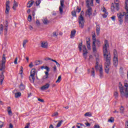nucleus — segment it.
Wrapping results in <instances>:
<instances>
[{
    "label": "nucleus",
    "mask_w": 128,
    "mask_h": 128,
    "mask_svg": "<svg viewBox=\"0 0 128 128\" xmlns=\"http://www.w3.org/2000/svg\"><path fill=\"white\" fill-rule=\"evenodd\" d=\"M48 42H46L44 41L41 43V47L43 48H48Z\"/></svg>",
    "instance_id": "obj_12"
},
{
    "label": "nucleus",
    "mask_w": 128,
    "mask_h": 128,
    "mask_svg": "<svg viewBox=\"0 0 128 128\" xmlns=\"http://www.w3.org/2000/svg\"><path fill=\"white\" fill-rule=\"evenodd\" d=\"M72 16H76V11H72Z\"/></svg>",
    "instance_id": "obj_45"
},
{
    "label": "nucleus",
    "mask_w": 128,
    "mask_h": 128,
    "mask_svg": "<svg viewBox=\"0 0 128 128\" xmlns=\"http://www.w3.org/2000/svg\"><path fill=\"white\" fill-rule=\"evenodd\" d=\"M85 124H86V126H90V124L88 122H86Z\"/></svg>",
    "instance_id": "obj_58"
},
{
    "label": "nucleus",
    "mask_w": 128,
    "mask_h": 128,
    "mask_svg": "<svg viewBox=\"0 0 128 128\" xmlns=\"http://www.w3.org/2000/svg\"><path fill=\"white\" fill-rule=\"evenodd\" d=\"M82 10V8L79 6H77L76 12H80V10Z\"/></svg>",
    "instance_id": "obj_43"
},
{
    "label": "nucleus",
    "mask_w": 128,
    "mask_h": 128,
    "mask_svg": "<svg viewBox=\"0 0 128 128\" xmlns=\"http://www.w3.org/2000/svg\"><path fill=\"white\" fill-rule=\"evenodd\" d=\"M6 70V64L4 63L0 64V70Z\"/></svg>",
    "instance_id": "obj_18"
},
{
    "label": "nucleus",
    "mask_w": 128,
    "mask_h": 128,
    "mask_svg": "<svg viewBox=\"0 0 128 128\" xmlns=\"http://www.w3.org/2000/svg\"><path fill=\"white\" fill-rule=\"evenodd\" d=\"M28 20L30 22H32V16L31 15H28Z\"/></svg>",
    "instance_id": "obj_47"
},
{
    "label": "nucleus",
    "mask_w": 128,
    "mask_h": 128,
    "mask_svg": "<svg viewBox=\"0 0 128 128\" xmlns=\"http://www.w3.org/2000/svg\"><path fill=\"white\" fill-rule=\"evenodd\" d=\"M42 64V62L40 60H36L35 62V66H39V64Z\"/></svg>",
    "instance_id": "obj_32"
},
{
    "label": "nucleus",
    "mask_w": 128,
    "mask_h": 128,
    "mask_svg": "<svg viewBox=\"0 0 128 128\" xmlns=\"http://www.w3.org/2000/svg\"><path fill=\"white\" fill-rule=\"evenodd\" d=\"M112 12H116V10H120V4L118 3H112L111 4Z\"/></svg>",
    "instance_id": "obj_5"
},
{
    "label": "nucleus",
    "mask_w": 128,
    "mask_h": 128,
    "mask_svg": "<svg viewBox=\"0 0 128 128\" xmlns=\"http://www.w3.org/2000/svg\"><path fill=\"white\" fill-rule=\"evenodd\" d=\"M30 123H28V124H26V125H27V126H26L24 128H28V127L30 126Z\"/></svg>",
    "instance_id": "obj_61"
},
{
    "label": "nucleus",
    "mask_w": 128,
    "mask_h": 128,
    "mask_svg": "<svg viewBox=\"0 0 128 128\" xmlns=\"http://www.w3.org/2000/svg\"><path fill=\"white\" fill-rule=\"evenodd\" d=\"M14 64H18V58H15V60L14 61Z\"/></svg>",
    "instance_id": "obj_53"
},
{
    "label": "nucleus",
    "mask_w": 128,
    "mask_h": 128,
    "mask_svg": "<svg viewBox=\"0 0 128 128\" xmlns=\"http://www.w3.org/2000/svg\"><path fill=\"white\" fill-rule=\"evenodd\" d=\"M48 88H50V84L47 83L46 84L43 86L41 88V90H48Z\"/></svg>",
    "instance_id": "obj_17"
},
{
    "label": "nucleus",
    "mask_w": 128,
    "mask_h": 128,
    "mask_svg": "<svg viewBox=\"0 0 128 128\" xmlns=\"http://www.w3.org/2000/svg\"><path fill=\"white\" fill-rule=\"evenodd\" d=\"M20 96H22V93L20 92H18L15 93V98H20Z\"/></svg>",
    "instance_id": "obj_30"
},
{
    "label": "nucleus",
    "mask_w": 128,
    "mask_h": 128,
    "mask_svg": "<svg viewBox=\"0 0 128 128\" xmlns=\"http://www.w3.org/2000/svg\"><path fill=\"white\" fill-rule=\"evenodd\" d=\"M38 102H44V100L40 99V98H38Z\"/></svg>",
    "instance_id": "obj_59"
},
{
    "label": "nucleus",
    "mask_w": 128,
    "mask_h": 128,
    "mask_svg": "<svg viewBox=\"0 0 128 128\" xmlns=\"http://www.w3.org/2000/svg\"><path fill=\"white\" fill-rule=\"evenodd\" d=\"M48 60H52V62H56V65L57 66H58V68H60V64L58 62H56V60H54L50 58H48Z\"/></svg>",
    "instance_id": "obj_24"
},
{
    "label": "nucleus",
    "mask_w": 128,
    "mask_h": 128,
    "mask_svg": "<svg viewBox=\"0 0 128 128\" xmlns=\"http://www.w3.org/2000/svg\"><path fill=\"white\" fill-rule=\"evenodd\" d=\"M83 49V56H84L85 60H86V58H88V50H86V47L85 45L82 46Z\"/></svg>",
    "instance_id": "obj_9"
},
{
    "label": "nucleus",
    "mask_w": 128,
    "mask_h": 128,
    "mask_svg": "<svg viewBox=\"0 0 128 128\" xmlns=\"http://www.w3.org/2000/svg\"><path fill=\"white\" fill-rule=\"evenodd\" d=\"M92 39L93 40L92 45L93 52H96V33L94 32V34L92 35Z\"/></svg>",
    "instance_id": "obj_4"
},
{
    "label": "nucleus",
    "mask_w": 128,
    "mask_h": 128,
    "mask_svg": "<svg viewBox=\"0 0 128 128\" xmlns=\"http://www.w3.org/2000/svg\"><path fill=\"white\" fill-rule=\"evenodd\" d=\"M44 68L47 70V72H50V68H48V66H45Z\"/></svg>",
    "instance_id": "obj_44"
},
{
    "label": "nucleus",
    "mask_w": 128,
    "mask_h": 128,
    "mask_svg": "<svg viewBox=\"0 0 128 128\" xmlns=\"http://www.w3.org/2000/svg\"><path fill=\"white\" fill-rule=\"evenodd\" d=\"M34 0L30 1L27 4V8H31L32 6V4H34Z\"/></svg>",
    "instance_id": "obj_22"
},
{
    "label": "nucleus",
    "mask_w": 128,
    "mask_h": 128,
    "mask_svg": "<svg viewBox=\"0 0 128 128\" xmlns=\"http://www.w3.org/2000/svg\"><path fill=\"white\" fill-rule=\"evenodd\" d=\"M111 20H114H114H116V16H114L112 17H111Z\"/></svg>",
    "instance_id": "obj_54"
},
{
    "label": "nucleus",
    "mask_w": 128,
    "mask_h": 128,
    "mask_svg": "<svg viewBox=\"0 0 128 128\" xmlns=\"http://www.w3.org/2000/svg\"><path fill=\"white\" fill-rule=\"evenodd\" d=\"M23 70H24V68H22V66H21L20 70V74H22Z\"/></svg>",
    "instance_id": "obj_48"
},
{
    "label": "nucleus",
    "mask_w": 128,
    "mask_h": 128,
    "mask_svg": "<svg viewBox=\"0 0 128 128\" xmlns=\"http://www.w3.org/2000/svg\"><path fill=\"white\" fill-rule=\"evenodd\" d=\"M84 116H89V117H90V116H92V112H86L85 114H84Z\"/></svg>",
    "instance_id": "obj_35"
},
{
    "label": "nucleus",
    "mask_w": 128,
    "mask_h": 128,
    "mask_svg": "<svg viewBox=\"0 0 128 128\" xmlns=\"http://www.w3.org/2000/svg\"><path fill=\"white\" fill-rule=\"evenodd\" d=\"M52 34H53V36H58V33H56V32H53Z\"/></svg>",
    "instance_id": "obj_52"
},
{
    "label": "nucleus",
    "mask_w": 128,
    "mask_h": 128,
    "mask_svg": "<svg viewBox=\"0 0 128 128\" xmlns=\"http://www.w3.org/2000/svg\"><path fill=\"white\" fill-rule=\"evenodd\" d=\"M41 1L40 0H38L37 1H36V6H40V4Z\"/></svg>",
    "instance_id": "obj_46"
},
{
    "label": "nucleus",
    "mask_w": 128,
    "mask_h": 128,
    "mask_svg": "<svg viewBox=\"0 0 128 128\" xmlns=\"http://www.w3.org/2000/svg\"><path fill=\"white\" fill-rule=\"evenodd\" d=\"M9 128H14V126L12 125V124H10Z\"/></svg>",
    "instance_id": "obj_64"
},
{
    "label": "nucleus",
    "mask_w": 128,
    "mask_h": 128,
    "mask_svg": "<svg viewBox=\"0 0 128 128\" xmlns=\"http://www.w3.org/2000/svg\"><path fill=\"white\" fill-rule=\"evenodd\" d=\"M8 114L9 116H12V108L10 106L8 108Z\"/></svg>",
    "instance_id": "obj_25"
},
{
    "label": "nucleus",
    "mask_w": 128,
    "mask_h": 128,
    "mask_svg": "<svg viewBox=\"0 0 128 128\" xmlns=\"http://www.w3.org/2000/svg\"><path fill=\"white\" fill-rule=\"evenodd\" d=\"M3 32H4V26L2 24H1L0 27V34H2Z\"/></svg>",
    "instance_id": "obj_36"
},
{
    "label": "nucleus",
    "mask_w": 128,
    "mask_h": 128,
    "mask_svg": "<svg viewBox=\"0 0 128 128\" xmlns=\"http://www.w3.org/2000/svg\"><path fill=\"white\" fill-rule=\"evenodd\" d=\"M126 128H128V120L126 122Z\"/></svg>",
    "instance_id": "obj_62"
},
{
    "label": "nucleus",
    "mask_w": 128,
    "mask_h": 128,
    "mask_svg": "<svg viewBox=\"0 0 128 128\" xmlns=\"http://www.w3.org/2000/svg\"><path fill=\"white\" fill-rule=\"evenodd\" d=\"M124 86H120V92L122 98L125 96L126 98H128V84L124 83Z\"/></svg>",
    "instance_id": "obj_2"
},
{
    "label": "nucleus",
    "mask_w": 128,
    "mask_h": 128,
    "mask_svg": "<svg viewBox=\"0 0 128 128\" xmlns=\"http://www.w3.org/2000/svg\"><path fill=\"white\" fill-rule=\"evenodd\" d=\"M125 8L126 10V14H128V0H126V2H125Z\"/></svg>",
    "instance_id": "obj_26"
},
{
    "label": "nucleus",
    "mask_w": 128,
    "mask_h": 128,
    "mask_svg": "<svg viewBox=\"0 0 128 128\" xmlns=\"http://www.w3.org/2000/svg\"><path fill=\"white\" fill-rule=\"evenodd\" d=\"M99 72H100V78H104V72L102 70V66H100Z\"/></svg>",
    "instance_id": "obj_14"
},
{
    "label": "nucleus",
    "mask_w": 128,
    "mask_h": 128,
    "mask_svg": "<svg viewBox=\"0 0 128 128\" xmlns=\"http://www.w3.org/2000/svg\"><path fill=\"white\" fill-rule=\"evenodd\" d=\"M120 110H122L121 112H123L124 110V106H122L120 108Z\"/></svg>",
    "instance_id": "obj_55"
},
{
    "label": "nucleus",
    "mask_w": 128,
    "mask_h": 128,
    "mask_svg": "<svg viewBox=\"0 0 128 128\" xmlns=\"http://www.w3.org/2000/svg\"><path fill=\"white\" fill-rule=\"evenodd\" d=\"M98 62L96 61V66H95L96 70H98Z\"/></svg>",
    "instance_id": "obj_49"
},
{
    "label": "nucleus",
    "mask_w": 128,
    "mask_h": 128,
    "mask_svg": "<svg viewBox=\"0 0 128 128\" xmlns=\"http://www.w3.org/2000/svg\"><path fill=\"white\" fill-rule=\"evenodd\" d=\"M4 126V122L0 121V128H2Z\"/></svg>",
    "instance_id": "obj_56"
},
{
    "label": "nucleus",
    "mask_w": 128,
    "mask_h": 128,
    "mask_svg": "<svg viewBox=\"0 0 128 128\" xmlns=\"http://www.w3.org/2000/svg\"><path fill=\"white\" fill-rule=\"evenodd\" d=\"M100 25L98 24L96 26V33L97 36H100Z\"/></svg>",
    "instance_id": "obj_16"
},
{
    "label": "nucleus",
    "mask_w": 128,
    "mask_h": 128,
    "mask_svg": "<svg viewBox=\"0 0 128 128\" xmlns=\"http://www.w3.org/2000/svg\"><path fill=\"white\" fill-rule=\"evenodd\" d=\"M4 80V72H2L0 75V84H2Z\"/></svg>",
    "instance_id": "obj_13"
},
{
    "label": "nucleus",
    "mask_w": 128,
    "mask_h": 128,
    "mask_svg": "<svg viewBox=\"0 0 128 128\" xmlns=\"http://www.w3.org/2000/svg\"><path fill=\"white\" fill-rule=\"evenodd\" d=\"M106 16H108V13H105L103 14V18H106Z\"/></svg>",
    "instance_id": "obj_57"
},
{
    "label": "nucleus",
    "mask_w": 128,
    "mask_h": 128,
    "mask_svg": "<svg viewBox=\"0 0 128 128\" xmlns=\"http://www.w3.org/2000/svg\"><path fill=\"white\" fill-rule=\"evenodd\" d=\"M113 54H114V58H113L114 66H118V51H116V50H114Z\"/></svg>",
    "instance_id": "obj_3"
},
{
    "label": "nucleus",
    "mask_w": 128,
    "mask_h": 128,
    "mask_svg": "<svg viewBox=\"0 0 128 128\" xmlns=\"http://www.w3.org/2000/svg\"><path fill=\"white\" fill-rule=\"evenodd\" d=\"M60 80H62V76H59L58 77V78L57 80L56 81V83L60 82Z\"/></svg>",
    "instance_id": "obj_40"
},
{
    "label": "nucleus",
    "mask_w": 128,
    "mask_h": 128,
    "mask_svg": "<svg viewBox=\"0 0 128 128\" xmlns=\"http://www.w3.org/2000/svg\"><path fill=\"white\" fill-rule=\"evenodd\" d=\"M64 0H60V6L59 7V10L60 12V14H62L64 12Z\"/></svg>",
    "instance_id": "obj_10"
},
{
    "label": "nucleus",
    "mask_w": 128,
    "mask_h": 128,
    "mask_svg": "<svg viewBox=\"0 0 128 128\" xmlns=\"http://www.w3.org/2000/svg\"><path fill=\"white\" fill-rule=\"evenodd\" d=\"M95 44H97L98 46H100V42L99 40H96Z\"/></svg>",
    "instance_id": "obj_38"
},
{
    "label": "nucleus",
    "mask_w": 128,
    "mask_h": 128,
    "mask_svg": "<svg viewBox=\"0 0 128 128\" xmlns=\"http://www.w3.org/2000/svg\"><path fill=\"white\" fill-rule=\"evenodd\" d=\"M90 38H88V40H86V46H87V48L88 50H90Z\"/></svg>",
    "instance_id": "obj_20"
},
{
    "label": "nucleus",
    "mask_w": 128,
    "mask_h": 128,
    "mask_svg": "<svg viewBox=\"0 0 128 128\" xmlns=\"http://www.w3.org/2000/svg\"><path fill=\"white\" fill-rule=\"evenodd\" d=\"M76 32V30H73L71 31V34L70 35V38H74Z\"/></svg>",
    "instance_id": "obj_15"
},
{
    "label": "nucleus",
    "mask_w": 128,
    "mask_h": 128,
    "mask_svg": "<svg viewBox=\"0 0 128 128\" xmlns=\"http://www.w3.org/2000/svg\"><path fill=\"white\" fill-rule=\"evenodd\" d=\"M108 122H114V118L112 117L110 118L108 120Z\"/></svg>",
    "instance_id": "obj_39"
},
{
    "label": "nucleus",
    "mask_w": 128,
    "mask_h": 128,
    "mask_svg": "<svg viewBox=\"0 0 128 128\" xmlns=\"http://www.w3.org/2000/svg\"><path fill=\"white\" fill-rule=\"evenodd\" d=\"M94 128H100V126H99V125H94Z\"/></svg>",
    "instance_id": "obj_63"
},
{
    "label": "nucleus",
    "mask_w": 128,
    "mask_h": 128,
    "mask_svg": "<svg viewBox=\"0 0 128 128\" xmlns=\"http://www.w3.org/2000/svg\"><path fill=\"white\" fill-rule=\"evenodd\" d=\"M29 80L31 82H34V80H36V78H34V76H32V75H30L29 76Z\"/></svg>",
    "instance_id": "obj_21"
},
{
    "label": "nucleus",
    "mask_w": 128,
    "mask_h": 128,
    "mask_svg": "<svg viewBox=\"0 0 128 128\" xmlns=\"http://www.w3.org/2000/svg\"><path fill=\"white\" fill-rule=\"evenodd\" d=\"M6 10L5 13L6 14H8L10 13V1L7 0L6 3Z\"/></svg>",
    "instance_id": "obj_8"
},
{
    "label": "nucleus",
    "mask_w": 128,
    "mask_h": 128,
    "mask_svg": "<svg viewBox=\"0 0 128 128\" xmlns=\"http://www.w3.org/2000/svg\"><path fill=\"white\" fill-rule=\"evenodd\" d=\"M110 64H104V70L106 74L110 72Z\"/></svg>",
    "instance_id": "obj_11"
},
{
    "label": "nucleus",
    "mask_w": 128,
    "mask_h": 128,
    "mask_svg": "<svg viewBox=\"0 0 128 128\" xmlns=\"http://www.w3.org/2000/svg\"><path fill=\"white\" fill-rule=\"evenodd\" d=\"M18 2H16L14 0V3L13 6H12L13 10H16V8H18Z\"/></svg>",
    "instance_id": "obj_19"
},
{
    "label": "nucleus",
    "mask_w": 128,
    "mask_h": 128,
    "mask_svg": "<svg viewBox=\"0 0 128 128\" xmlns=\"http://www.w3.org/2000/svg\"><path fill=\"white\" fill-rule=\"evenodd\" d=\"M88 8V9L87 10V11H86V16H89V18H90V16H92V8H90V4L89 5H87Z\"/></svg>",
    "instance_id": "obj_7"
},
{
    "label": "nucleus",
    "mask_w": 128,
    "mask_h": 128,
    "mask_svg": "<svg viewBox=\"0 0 128 128\" xmlns=\"http://www.w3.org/2000/svg\"><path fill=\"white\" fill-rule=\"evenodd\" d=\"M64 122L63 120H61L60 121H58V124L56 125V128H60V126H62V124Z\"/></svg>",
    "instance_id": "obj_34"
},
{
    "label": "nucleus",
    "mask_w": 128,
    "mask_h": 128,
    "mask_svg": "<svg viewBox=\"0 0 128 128\" xmlns=\"http://www.w3.org/2000/svg\"><path fill=\"white\" fill-rule=\"evenodd\" d=\"M6 54H3V56L2 58V63L6 64Z\"/></svg>",
    "instance_id": "obj_31"
},
{
    "label": "nucleus",
    "mask_w": 128,
    "mask_h": 128,
    "mask_svg": "<svg viewBox=\"0 0 128 128\" xmlns=\"http://www.w3.org/2000/svg\"><path fill=\"white\" fill-rule=\"evenodd\" d=\"M43 22V24H48V22H48V19H46V18H44V20H42Z\"/></svg>",
    "instance_id": "obj_33"
},
{
    "label": "nucleus",
    "mask_w": 128,
    "mask_h": 128,
    "mask_svg": "<svg viewBox=\"0 0 128 128\" xmlns=\"http://www.w3.org/2000/svg\"><path fill=\"white\" fill-rule=\"evenodd\" d=\"M8 20H6L4 24L5 28H8Z\"/></svg>",
    "instance_id": "obj_50"
},
{
    "label": "nucleus",
    "mask_w": 128,
    "mask_h": 128,
    "mask_svg": "<svg viewBox=\"0 0 128 128\" xmlns=\"http://www.w3.org/2000/svg\"><path fill=\"white\" fill-rule=\"evenodd\" d=\"M32 76H36V69L32 68L30 71V74Z\"/></svg>",
    "instance_id": "obj_23"
},
{
    "label": "nucleus",
    "mask_w": 128,
    "mask_h": 128,
    "mask_svg": "<svg viewBox=\"0 0 128 128\" xmlns=\"http://www.w3.org/2000/svg\"><path fill=\"white\" fill-rule=\"evenodd\" d=\"M78 22L80 28H84V18L82 14H80V18H78Z\"/></svg>",
    "instance_id": "obj_6"
},
{
    "label": "nucleus",
    "mask_w": 128,
    "mask_h": 128,
    "mask_svg": "<svg viewBox=\"0 0 128 128\" xmlns=\"http://www.w3.org/2000/svg\"><path fill=\"white\" fill-rule=\"evenodd\" d=\"M114 96L115 97V98H118V93L117 92H114Z\"/></svg>",
    "instance_id": "obj_41"
},
{
    "label": "nucleus",
    "mask_w": 128,
    "mask_h": 128,
    "mask_svg": "<svg viewBox=\"0 0 128 128\" xmlns=\"http://www.w3.org/2000/svg\"><path fill=\"white\" fill-rule=\"evenodd\" d=\"M20 90H24L26 88V86L24 84L21 83V84L20 86Z\"/></svg>",
    "instance_id": "obj_27"
},
{
    "label": "nucleus",
    "mask_w": 128,
    "mask_h": 128,
    "mask_svg": "<svg viewBox=\"0 0 128 128\" xmlns=\"http://www.w3.org/2000/svg\"><path fill=\"white\" fill-rule=\"evenodd\" d=\"M82 41L79 44L78 48H79L80 52H82Z\"/></svg>",
    "instance_id": "obj_37"
},
{
    "label": "nucleus",
    "mask_w": 128,
    "mask_h": 128,
    "mask_svg": "<svg viewBox=\"0 0 128 128\" xmlns=\"http://www.w3.org/2000/svg\"><path fill=\"white\" fill-rule=\"evenodd\" d=\"M91 74L94 78L95 74H94V68H92V70L91 72Z\"/></svg>",
    "instance_id": "obj_42"
},
{
    "label": "nucleus",
    "mask_w": 128,
    "mask_h": 128,
    "mask_svg": "<svg viewBox=\"0 0 128 128\" xmlns=\"http://www.w3.org/2000/svg\"><path fill=\"white\" fill-rule=\"evenodd\" d=\"M58 115V112H56L52 114V116H56Z\"/></svg>",
    "instance_id": "obj_51"
},
{
    "label": "nucleus",
    "mask_w": 128,
    "mask_h": 128,
    "mask_svg": "<svg viewBox=\"0 0 128 128\" xmlns=\"http://www.w3.org/2000/svg\"><path fill=\"white\" fill-rule=\"evenodd\" d=\"M28 42V40H23V42H22V46H23V48H26V44H27V42Z\"/></svg>",
    "instance_id": "obj_29"
},
{
    "label": "nucleus",
    "mask_w": 128,
    "mask_h": 128,
    "mask_svg": "<svg viewBox=\"0 0 128 128\" xmlns=\"http://www.w3.org/2000/svg\"><path fill=\"white\" fill-rule=\"evenodd\" d=\"M30 68H32L34 66V65L32 64V62H31L30 64H29Z\"/></svg>",
    "instance_id": "obj_60"
},
{
    "label": "nucleus",
    "mask_w": 128,
    "mask_h": 128,
    "mask_svg": "<svg viewBox=\"0 0 128 128\" xmlns=\"http://www.w3.org/2000/svg\"><path fill=\"white\" fill-rule=\"evenodd\" d=\"M108 48H110L108 42V40H104V46H103V52L104 60H105L104 64H110V60H112V56L110 52L108 51Z\"/></svg>",
    "instance_id": "obj_1"
},
{
    "label": "nucleus",
    "mask_w": 128,
    "mask_h": 128,
    "mask_svg": "<svg viewBox=\"0 0 128 128\" xmlns=\"http://www.w3.org/2000/svg\"><path fill=\"white\" fill-rule=\"evenodd\" d=\"M45 76H44L42 78L43 80H46V78H48V72H44Z\"/></svg>",
    "instance_id": "obj_28"
}]
</instances>
